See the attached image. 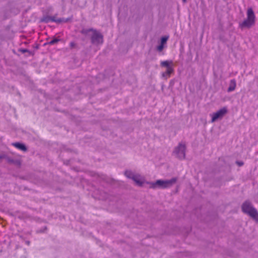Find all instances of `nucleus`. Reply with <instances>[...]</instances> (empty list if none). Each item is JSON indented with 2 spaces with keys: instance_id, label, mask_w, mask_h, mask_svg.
<instances>
[{
  "instance_id": "1",
  "label": "nucleus",
  "mask_w": 258,
  "mask_h": 258,
  "mask_svg": "<svg viewBox=\"0 0 258 258\" xmlns=\"http://www.w3.org/2000/svg\"><path fill=\"white\" fill-rule=\"evenodd\" d=\"M241 210L243 213L248 215L253 220L258 223V212L253 207L250 201L246 200L242 203Z\"/></svg>"
},
{
  "instance_id": "2",
  "label": "nucleus",
  "mask_w": 258,
  "mask_h": 258,
  "mask_svg": "<svg viewBox=\"0 0 258 258\" xmlns=\"http://www.w3.org/2000/svg\"><path fill=\"white\" fill-rule=\"evenodd\" d=\"M177 180V177H173L170 180H161L159 179L156 180L155 182H151V187L153 188H166L170 187L173 184H174Z\"/></svg>"
},
{
  "instance_id": "3",
  "label": "nucleus",
  "mask_w": 258,
  "mask_h": 258,
  "mask_svg": "<svg viewBox=\"0 0 258 258\" xmlns=\"http://www.w3.org/2000/svg\"><path fill=\"white\" fill-rule=\"evenodd\" d=\"M247 19L239 24L241 28H250L255 23V15L252 8L248 9L247 12Z\"/></svg>"
},
{
  "instance_id": "4",
  "label": "nucleus",
  "mask_w": 258,
  "mask_h": 258,
  "mask_svg": "<svg viewBox=\"0 0 258 258\" xmlns=\"http://www.w3.org/2000/svg\"><path fill=\"white\" fill-rule=\"evenodd\" d=\"M173 66V63L172 60H165L161 62L160 66L166 68V71L162 74V77L167 79V77H170V75L174 73Z\"/></svg>"
},
{
  "instance_id": "5",
  "label": "nucleus",
  "mask_w": 258,
  "mask_h": 258,
  "mask_svg": "<svg viewBox=\"0 0 258 258\" xmlns=\"http://www.w3.org/2000/svg\"><path fill=\"white\" fill-rule=\"evenodd\" d=\"M186 147L185 144L179 143L178 146L175 147L173 154L179 160H183L185 158V151Z\"/></svg>"
},
{
  "instance_id": "6",
  "label": "nucleus",
  "mask_w": 258,
  "mask_h": 258,
  "mask_svg": "<svg viewBox=\"0 0 258 258\" xmlns=\"http://www.w3.org/2000/svg\"><path fill=\"white\" fill-rule=\"evenodd\" d=\"M91 42L96 45L102 44L103 43V35L95 29L91 37Z\"/></svg>"
},
{
  "instance_id": "7",
  "label": "nucleus",
  "mask_w": 258,
  "mask_h": 258,
  "mask_svg": "<svg viewBox=\"0 0 258 258\" xmlns=\"http://www.w3.org/2000/svg\"><path fill=\"white\" fill-rule=\"evenodd\" d=\"M227 112V109L226 107L220 109L213 114L211 122H214L219 119H221Z\"/></svg>"
},
{
  "instance_id": "8",
  "label": "nucleus",
  "mask_w": 258,
  "mask_h": 258,
  "mask_svg": "<svg viewBox=\"0 0 258 258\" xmlns=\"http://www.w3.org/2000/svg\"><path fill=\"white\" fill-rule=\"evenodd\" d=\"M12 145L16 147V148L23 151L24 152H26L28 150V148L26 146L22 143L20 142H15L12 143Z\"/></svg>"
},
{
  "instance_id": "9",
  "label": "nucleus",
  "mask_w": 258,
  "mask_h": 258,
  "mask_svg": "<svg viewBox=\"0 0 258 258\" xmlns=\"http://www.w3.org/2000/svg\"><path fill=\"white\" fill-rule=\"evenodd\" d=\"M50 21L55 22V16H44L41 18L40 22L48 23Z\"/></svg>"
},
{
  "instance_id": "10",
  "label": "nucleus",
  "mask_w": 258,
  "mask_h": 258,
  "mask_svg": "<svg viewBox=\"0 0 258 258\" xmlns=\"http://www.w3.org/2000/svg\"><path fill=\"white\" fill-rule=\"evenodd\" d=\"M141 176L139 174H135L134 176L132 179L137 184L140 186H142L144 183V182L141 180Z\"/></svg>"
},
{
  "instance_id": "11",
  "label": "nucleus",
  "mask_w": 258,
  "mask_h": 258,
  "mask_svg": "<svg viewBox=\"0 0 258 258\" xmlns=\"http://www.w3.org/2000/svg\"><path fill=\"white\" fill-rule=\"evenodd\" d=\"M236 81L235 79H232L230 82L229 86L227 89V91L228 92H231L234 91L235 89L236 88Z\"/></svg>"
},
{
  "instance_id": "12",
  "label": "nucleus",
  "mask_w": 258,
  "mask_h": 258,
  "mask_svg": "<svg viewBox=\"0 0 258 258\" xmlns=\"http://www.w3.org/2000/svg\"><path fill=\"white\" fill-rule=\"evenodd\" d=\"M7 162L10 164H14L18 167H20L21 165V161L20 160H14L10 157H9L8 158Z\"/></svg>"
},
{
  "instance_id": "13",
  "label": "nucleus",
  "mask_w": 258,
  "mask_h": 258,
  "mask_svg": "<svg viewBox=\"0 0 258 258\" xmlns=\"http://www.w3.org/2000/svg\"><path fill=\"white\" fill-rule=\"evenodd\" d=\"M95 29L92 28H89V29H85V28H83L82 29L81 31H80V33L83 34V35H87L88 33L90 32H92V33H93V32L94 31Z\"/></svg>"
},
{
  "instance_id": "14",
  "label": "nucleus",
  "mask_w": 258,
  "mask_h": 258,
  "mask_svg": "<svg viewBox=\"0 0 258 258\" xmlns=\"http://www.w3.org/2000/svg\"><path fill=\"white\" fill-rule=\"evenodd\" d=\"M71 20V18H58V19H55V22L57 23H67Z\"/></svg>"
},
{
  "instance_id": "15",
  "label": "nucleus",
  "mask_w": 258,
  "mask_h": 258,
  "mask_svg": "<svg viewBox=\"0 0 258 258\" xmlns=\"http://www.w3.org/2000/svg\"><path fill=\"white\" fill-rule=\"evenodd\" d=\"M18 51L21 52L23 53L27 52L29 55H34L35 53L34 51H31L29 50L26 48H19L18 49Z\"/></svg>"
},
{
  "instance_id": "16",
  "label": "nucleus",
  "mask_w": 258,
  "mask_h": 258,
  "mask_svg": "<svg viewBox=\"0 0 258 258\" xmlns=\"http://www.w3.org/2000/svg\"><path fill=\"white\" fill-rule=\"evenodd\" d=\"M124 174L126 177L130 179H132L135 175V174L131 170H125L124 171Z\"/></svg>"
},
{
  "instance_id": "17",
  "label": "nucleus",
  "mask_w": 258,
  "mask_h": 258,
  "mask_svg": "<svg viewBox=\"0 0 258 258\" xmlns=\"http://www.w3.org/2000/svg\"><path fill=\"white\" fill-rule=\"evenodd\" d=\"M60 39H58L57 38H56V37H54L53 38V39L52 40H51L49 42H46V43H45L44 45H53L54 44H56L57 43V42H58L59 41H60Z\"/></svg>"
},
{
  "instance_id": "18",
  "label": "nucleus",
  "mask_w": 258,
  "mask_h": 258,
  "mask_svg": "<svg viewBox=\"0 0 258 258\" xmlns=\"http://www.w3.org/2000/svg\"><path fill=\"white\" fill-rule=\"evenodd\" d=\"M168 38V36H164L161 37L160 39V43L165 45L166 44Z\"/></svg>"
},
{
  "instance_id": "19",
  "label": "nucleus",
  "mask_w": 258,
  "mask_h": 258,
  "mask_svg": "<svg viewBox=\"0 0 258 258\" xmlns=\"http://www.w3.org/2000/svg\"><path fill=\"white\" fill-rule=\"evenodd\" d=\"M164 48V45L160 43L159 45L156 47V50L158 52H161Z\"/></svg>"
},
{
  "instance_id": "20",
  "label": "nucleus",
  "mask_w": 258,
  "mask_h": 258,
  "mask_svg": "<svg viewBox=\"0 0 258 258\" xmlns=\"http://www.w3.org/2000/svg\"><path fill=\"white\" fill-rule=\"evenodd\" d=\"M47 230V226H44L42 229H40L39 230H37L36 231L37 233H45Z\"/></svg>"
},
{
  "instance_id": "21",
  "label": "nucleus",
  "mask_w": 258,
  "mask_h": 258,
  "mask_svg": "<svg viewBox=\"0 0 258 258\" xmlns=\"http://www.w3.org/2000/svg\"><path fill=\"white\" fill-rule=\"evenodd\" d=\"M9 156L5 154H2L0 155V159H6L7 161H8V158H9Z\"/></svg>"
},
{
  "instance_id": "22",
  "label": "nucleus",
  "mask_w": 258,
  "mask_h": 258,
  "mask_svg": "<svg viewBox=\"0 0 258 258\" xmlns=\"http://www.w3.org/2000/svg\"><path fill=\"white\" fill-rule=\"evenodd\" d=\"M235 163L239 166H242L244 164L243 162L242 161H236Z\"/></svg>"
},
{
  "instance_id": "23",
  "label": "nucleus",
  "mask_w": 258,
  "mask_h": 258,
  "mask_svg": "<svg viewBox=\"0 0 258 258\" xmlns=\"http://www.w3.org/2000/svg\"><path fill=\"white\" fill-rule=\"evenodd\" d=\"M76 45V44L74 42H71L70 43V47L71 48H74Z\"/></svg>"
},
{
  "instance_id": "24",
  "label": "nucleus",
  "mask_w": 258,
  "mask_h": 258,
  "mask_svg": "<svg viewBox=\"0 0 258 258\" xmlns=\"http://www.w3.org/2000/svg\"><path fill=\"white\" fill-rule=\"evenodd\" d=\"M33 47L36 49H38L39 48V45L38 44H36Z\"/></svg>"
},
{
  "instance_id": "25",
  "label": "nucleus",
  "mask_w": 258,
  "mask_h": 258,
  "mask_svg": "<svg viewBox=\"0 0 258 258\" xmlns=\"http://www.w3.org/2000/svg\"><path fill=\"white\" fill-rule=\"evenodd\" d=\"M13 52L14 54H16V55H17L18 56H19V55H20L19 54H17V53H16V52L15 51V50L14 49H13Z\"/></svg>"
},
{
  "instance_id": "26",
  "label": "nucleus",
  "mask_w": 258,
  "mask_h": 258,
  "mask_svg": "<svg viewBox=\"0 0 258 258\" xmlns=\"http://www.w3.org/2000/svg\"><path fill=\"white\" fill-rule=\"evenodd\" d=\"M182 2L183 3H186L187 1L186 0H182Z\"/></svg>"
}]
</instances>
